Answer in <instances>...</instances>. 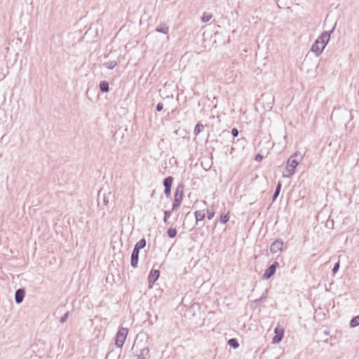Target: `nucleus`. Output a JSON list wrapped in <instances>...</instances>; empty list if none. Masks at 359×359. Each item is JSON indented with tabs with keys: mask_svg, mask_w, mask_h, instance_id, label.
<instances>
[{
	"mask_svg": "<svg viewBox=\"0 0 359 359\" xmlns=\"http://www.w3.org/2000/svg\"><path fill=\"white\" fill-rule=\"evenodd\" d=\"M163 109V104L161 102L158 103L156 105V110L161 111Z\"/></svg>",
	"mask_w": 359,
	"mask_h": 359,
	"instance_id": "30",
	"label": "nucleus"
},
{
	"mask_svg": "<svg viewBox=\"0 0 359 359\" xmlns=\"http://www.w3.org/2000/svg\"><path fill=\"white\" fill-rule=\"evenodd\" d=\"M259 158H262V156H260V155H257L255 158V160L258 161Z\"/></svg>",
	"mask_w": 359,
	"mask_h": 359,
	"instance_id": "33",
	"label": "nucleus"
},
{
	"mask_svg": "<svg viewBox=\"0 0 359 359\" xmlns=\"http://www.w3.org/2000/svg\"><path fill=\"white\" fill-rule=\"evenodd\" d=\"M358 325H359V315L353 318L350 322V326L351 327H355Z\"/></svg>",
	"mask_w": 359,
	"mask_h": 359,
	"instance_id": "22",
	"label": "nucleus"
},
{
	"mask_svg": "<svg viewBox=\"0 0 359 359\" xmlns=\"http://www.w3.org/2000/svg\"><path fill=\"white\" fill-rule=\"evenodd\" d=\"M160 276V271L157 269H151L148 277V282L149 287H151L152 285L157 280Z\"/></svg>",
	"mask_w": 359,
	"mask_h": 359,
	"instance_id": "9",
	"label": "nucleus"
},
{
	"mask_svg": "<svg viewBox=\"0 0 359 359\" xmlns=\"http://www.w3.org/2000/svg\"><path fill=\"white\" fill-rule=\"evenodd\" d=\"M25 294V291L23 288H20L15 291V301L17 304L22 302Z\"/></svg>",
	"mask_w": 359,
	"mask_h": 359,
	"instance_id": "10",
	"label": "nucleus"
},
{
	"mask_svg": "<svg viewBox=\"0 0 359 359\" xmlns=\"http://www.w3.org/2000/svg\"><path fill=\"white\" fill-rule=\"evenodd\" d=\"M339 269V262H337V263H336V264H335V265L334 266V267H333V269H332V272H333L334 273H336L338 271Z\"/></svg>",
	"mask_w": 359,
	"mask_h": 359,
	"instance_id": "29",
	"label": "nucleus"
},
{
	"mask_svg": "<svg viewBox=\"0 0 359 359\" xmlns=\"http://www.w3.org/2000/svg\"><path fill=\"white\" fill-rule=\"evenodd\" d=\"M170 193H171V188L170 187H168L167 188H165V194L166 196H170Z\"/></svg>",
	"mask_w": 359,
	"mask_h": 359,
	"instance_id": "31",
	"label": "nucleus"
},
{
	"mask_svg": "<svg viewBox=\"0 0 359 359\" xmlns=\"http://www.w3.org/2000/svg\"><path fill=\"white\" fill-rule=\"evenodd\" d=\"M281 187H282L281 182H278V183L276 186V191L273 196V201H274L277 198V197L279 196L280 189H281Z\"/></svg>",
	"mask_w": 359,
	"mask_h": 359,
	"instance_id": "19",
	"label": "nucleus"
},
{
	"mask_svg": "<svg viewBox=\"0 0 359 359\" xmlns=\"http://www.w3.org/2000/svg\"><path fill=\"white\" fill-rule=\"evenodd\" d=\"M229 220V212L226 213H222L219 221L222 224H226Z\"/></svg>",
	"mask_w": 359,
	"mask_h": 359,
	"instance_id": "20",
	"label": "nucleus"
},
{
	"mask_svg": "<svg viewBox=\"0 0 359 359\" xmlns=\"http://www.w3.org/2000/svg\"><path fill=\"white\" fill-rule=\"evenodd\" d=\"M68 314H69V313H68V312H67V313H65V315H64V316H63L60 319V322L61 323H64L67 320V317H68Z\"/></svg>",
	"mask_w": 359,
	"mask_h": 359,
	"instance_id": "28",
	"label": "nucleus"
},
{
	"mask_svg": "<svg viewBox=\"0 0 359 359\" xmlns=\"http://www.w3.org/2000/svg\"><path fill=\"white\" fill-rule=\"evenodd\" d=\"M100 90L107 93L109 91V83L106 81H102L100 83Z\"/></svg>",
	"mask_w": 359,
	"mask_h": 359,
	"instance_id": "15",
	"label": "nucleus"
},
{
	"mask_svg": "<svg viewBox=\"0 0 359 359\" xmlns=\"http://www.w3.org/2000/svg\"><path fill=\"white\" fill-rule=\"evenodd\" d=\"M228 344L234 348H236L239 346V344H238L237 339H230L228 341Z\"/></svg>",
	"mask_w": 359,
	"mask_h": 359,
	"instance_id": "24",
	"label": "nucleus"
},
{
	"mask_svg": "<svg viewBox=\"0 0 359 359\" xmlns=\"http://www.w3.org/2000/svg\"><path fill=\"white\" fill-rule=\"evenodd\" d=\"M203 128H204V126H203V124L197 123L196 126L194 128V134L196 135H198L201 132L203 131Z\"/></svg>",
	"mask_w": 359,
	"mask_h": 359,
	"instance_id": "23",
	"label": "nucleus"
},
{
	"mask_svg": "<svg viewBox=\"0 0 359 359\" xmlns=\"http://www.w3.org/2000/svg\"><path fill=\"white\" fill-rule=\"evenodd\" d=\"M297 156L298 154L295 153L288 158L286 165V169L288 172V175H283L284 177H290L294 174L295 169L297 166L299 165V162L294 158L297 157Z\"/></svg>",
	"mask_w": 359,
	"mask_h": 359,
	"instance_id": "3",
	"label": "nucleus"
},
{
	"mask_svg": "<svg viewBox=\"0 0 359 359\" xmlns=\"http://www.w3.org/2000/svg\"><path fill=\"white\" fill-rule=\"evenodd\" d=\"M167 233L170 238H175L177 235V230L176 229L170 228L167 231Z\"/></svg>",
	"mask_w": 359,
	"mask_h": 359,
	"instance_id": "25",
	"label": "nucleus"
},
{
	"mask_svg": "<svg viewBox=\"0 0 359 359\" xmlns=\"http://www.w3.org/2000/svg\"><path fill=\"white\" fill-rule=\"evenodd\" d=\"M275 336L273 338V343L277 344L280 343L284 335V329L278 326L274 330Z\"/></svg>",
	"mask_w": 359,
	"mask_h": 359,
	"instance_id": "8",
	"label": "nucleus"
},
{
	"mask_svg": "<svg viewBox=\"0 0 359 359\" xmlns=\"http://www.w3.org/2000/svg\"><path fill=\"white\" fill-rule=\"evenodd\" d=\"M283 241L282 239H277L273 241L270 246V251L273 254L280 252L283 247Z\"/></svg>",
	"mask_w": 359,
	"mask_h": 359,
	"instance_id": "6",
	"label": "nucleus"
},
{
	"mask_svg": "<svg viewBox=\"0 0 359 359\" xmlns=\"http://www.w3.org/2000/svg\"><path fill=\"white\" fill-rule=\"evenodd\" d=\"M212 18V15L210 13L205 12L202 17H201V21L203 22H209Z\"/></svg>",
	"mask_w": 359,
	"mask_h": 359,
	"instance_id": "18",
	"label": "nucleus"
},
{
	"mask_svg": "<svg viewBox=\"0 0 359 359\" xmlns=\"http://www.w3.org/2000/svg\"><path fill=\"white\" fill-rule=\"evenodd\" d=\"M231 134L233 137H237L238 135V130L236 128H233Z\"/></svg>",
	"mask_w": 359,
	"mask_h": 359,
	"instance_id": "32",
	"label": "nucleus"
},
{
	"mask_svg": "<svg viewBox=\"0 0 359 359\" xmlns=\"http://www.w3.org/2000/svg\"><path fill=\"white\" fill-rule=\"evenodd\" d=\"M146 246V241L144 238L139 241L135 245L134 250L140 251V250L144 248Z\"/></svg>",
	"mask_w": 359,
	"mask_h": 359,
	"instance_id": "14",
	"label": "nucleus"
},
{
	"mask_svg": "<svg viewBox=\"0 0 359 359\" xmlns=\"http://www.w3.org/2000/svg\"><path fill=\"white\" fill-rule=\"evenodd\" d=\"M171 212L172 211H170V210H165L164 211V218H163V222L165 223H167L168 222V217L170 216L171 215Z\"/></svg>",
	"mask_w": 359,
	"mask_h": 359,
	"instance_id": "26",
	"label": "nucleus"
},
{
	"mask_svg": "<svg viewBox=\"0 0 359 359\" xmlns=\"http://www.w3.org/2000/svg\"><path fill=\"white\" fill-rule=\"evenodd\" d=\"M182 196H183L182 188H181L180 187H178L175 190V199H174V202L172 204V211L175 210V209L179 208V206L181 204L182 200Z\"/></svg>",
	"mask_w": 359,
	"mask_h": 359,
	"instance_id": "5",
	"label": "nucleus"
},
{
	"mask_svg": "<svg viewBox=\"0 0 359 359\" xmlns=\"http://www.w3.org/2000/svg\"><path fill=\"white\" fill-rule=\"evenodd\" d=\"M128 330L125 327H121L116 334L115 344L117 347L122 348L126 339Z\"/></svg>",
	"mask_w": 359,
	"mask_h": 359,
	"instance_id": "4",
	"label": "nucleus"
},
{
	"mask_svg": "<svg viewBox=\"0 0 359 359\" xmlns=\"http://www.w3.org/2000/svg\"><path fill=\"white\" fill-rule=\"evenodd\" d=\"M172 181H173V177L171 176H169V177L165 178L163 180V186L165 187V188H167V187L171 188Z\"/></svg>",
	"mask_w": 359,
	"mask_h": 359,
	"instance_id": "17",
	"label": "nucleus"
},
{
	"mask_svg": "<svg viewBox=\"0 0 359 359\" xmlns=\"http://www.w3.org/2000/svg\"><path fill=\"white\" fill-rule=\"evenodd\" d=\"M149 357V350L148 348H144L140 350L137 359H148Z\"/></svg>",
	"mask_w": 359,
	"mask_h": 359,
	"instance_id": "13",
	"label": "nucleus"
},
{
	"mask_svg": "<svg viewBox=\"0 0 359 359\" xmlns=\"http://www.w3.org/2000/svg\"><path fill=\"white\" fill-rule=\"evenodd\" d=\"M157 32L167 34L169 32V27L165 23H161L156 27L155 29Z\"/></svg>",
	"mask_w": 359,
	"mask_h": 359,
	"instance_id": "12",
	"label": "nucleus"
},
{
	"mask_svg": "<svg viewBox=\"0 0 359 359\" xmlns=\"http://www.w3.org/2000/svg\"><path fill=\"white\" fill-rule=\"evenodd\" d=\"M279 266L278 262H273L267 269L265 270L264 273L263 274V279H269L274 273H276L277 267Z\"/></svg>",
	"mask_w": 359,
	"mask_h": 359,
	"instance_id": "7",
	"label": "nucleus"
},
{
	"mask_svg": "<svg viewBox=\"0 0 359 359\" xmlns=\"http://www.w3.org/2000/svg\"><path fill=\"white\" fill-rule=\"evenodd\" d=\"M139 252L136 250H133L132 255H131V266L133 268H136L138 264V258H139Z\"/></svg>",
	"mask_w": 359,
	"mask_h": 359,
	"instance_id": "11",
	"label": "nucleus"
},
{
	"mask_svg": "<svg viewBox=\"0 0 359 359\" xmlns=\"http://www.w3.org/2000/svg\"><path fill=\"white\" fill-rule=\"evenodd\" d=\"M116 65L117 62L115 60L109 61L104 64V66L109 69H114Z\"/></svg>",
	"mask_w": 359,
	"mask_h": 359,
	"instance_id": "21",
	"label": "nucleus"
},
{
	"mask_svg": "<svg viewBox=\"0 0 359 359\" xmlns=\"http://www.w3.org/2000/svg\"><path fill=\"white\" fill-rule=\"evenodd\" d=\"M114 198V196L111 191H107L101 189L98 192V205H100V204L102 203L104 205L107 206L109 204V202L112 201Z\"/></svg>",
	"mask_w": 359,
	"mask_h": 359,
	"instance_id": "2",
	"label": "nucleus"
},
{
	"mask_svg": "<svg viewBox=\"0 0 359 359\" xmlns=\"http://www.w3.org/2000/svg\"><path fill=\"white\" fill-rule=\"evenodd\" d=\"M194 214L196 222L202 221L205 218V213L203 211L197 210Z\"/></svg>",
	"mask_w": 359,
	"mask_h": 359,
	"instance_id": "16",
	"label": "nucleus"
},
{
	"mask_svg": "<svg viewBox=\"0 0 359 359\" xmlns=\"http://www.w3.org/2000/svg\"><path fill=\"white\" fill-rule=\"evenodd\" d=\"M332 32L333 29L330 32H323L313 43L311 50L315 54L316 56L318 57L320 55L326 45L329 42L330 39V33Z\"/></svg>",
	"mask_w": 359,
	"mask_h": 359,
	"instance_id": "1",
	"label": "nucleus"
},
{
	"mask_svg": "<svg viewBox=\"0 0 359 359\" xmlns=\"http://www.w3.org/2000/svg\"><path fill=\"white\" fill-rule=\"evenodd\" d=\"M208 215L207 217L209 220L212 219L215 215V212L213 211L208 210Z\"/></svg>",
	"mask_w": 359,
	"mask_h": 359,
	"instance_id": "27",
	"label": "nucleus"
}]
</instances>
